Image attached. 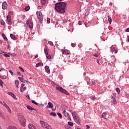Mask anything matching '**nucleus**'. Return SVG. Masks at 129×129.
<instances>
[{
    "label": "nucleus",
    "mask_w": 129,
    "mask_h": 129,
    "mask_svg": "<svg viewBox=\"0 0 129 129\" xmlns=\"http://www.w3.org/2000/svg\"><path fill=\"white\" fill-rule=\"evenodd\" d=\"M67 3L64 2H59L56 3L54 6V8L56 12L60 14H64L66 11Z\"/></svg>",
    "instance_id": "nucleus-1"
},
{
    "label": "nucleus",
    "mask_w": 129,
    "mask_h": 129,
    "mask_svg": "<svg viewBox=\"0 0 129 129\" xmlns=\"http://www.w3.org/2000/svg\"><path fill=\"white\" fill-rule=\"evenodd\" d=\"M18 120L22 126H26V118L22 114H18Z\"/></svg>",
    "instance_id": "nucleus-2"
},
{
    "label": "nucleus",
    "mask_w": 129,
    "mask_h": 129,
    "mask_svg": "<svg viewBox=\"0 0 129 129\" xmlns=\"http://www.w3.org/2000/svg\"><path fill=\"white\" fill-rule=\"evenodd\" d=\"M40 123L42 127H45V128L47 129H52V127L51 126V125L46 123V122L41 120L40 121Z\"/></svg>",
    "instance_id": "nucleus-3"
},
{
    "label": "nucleus",
    "mask_w": 129,
    "mask_h": 129,
    "mask_svg": "<svg viewBox=\"0 0 129 129\" xmlns=\"http://www.w3.org/2000/svg\"><path fill=\"white\" fill-rule=\"evenodd\" d=\"M55 89H56L58 91H60V92H61L62 93H63L64 94H66L67 95H69V93L67 92L65 89H63V88L59 86H56L55 87Z\"/></svg>",
    "instance_id": "nucleus-4"
},
{
    "label": "nucleus",
    "mask_w": 129,
    "mask_h": 129,
    "mask_svg": "<svg viewBox=\"0 0 129 129\" xmlns=\"http://www.w3.org/2000/svg\"><path fill=\"white\" fill-rule=\"evenodd\" d=\"M36 15L37 16V18L39 21V22H42L44 19V17L43 16V14L41 11H37L36 12Z\"/></svg>",
    "instance_id": "nucleus-5"
},
{
    "label": "nucleus",
    "mask_w": 129,
    "mask_h": 129,
    "mask_svg": "<svg viewBox=\"0 0 129 129\" xmlns=\"http://www.w3.org/2000/svg\"><path fill=\"white\" fill-rule=\"evenodd\" d=\"M0 104H2V105H3V106H4V107L6 108V109H7V110L9 112V113H12V110H11V108H10V107H9V106H8L7 103H6L5 102H4L3 103V102H2L0 100Z\"/></svg>",
    "instance_id": "nucleus-6"
},
{
    "label": "nucleus",
    "mask_w": 129,
    "mask_h": 129,
    "mask_svg": "<svg viewBox=\"0 0 129 129\" xmlns=\"http://www.w3.org/2000/svg\"><path fill=\"white\" fill-rule=\"evenodd\" d=\"M26 24L30 28V29H32L33 27H34V24L30 20H28L26 22Z\"/></svg>",
    "instance_id": "nucleus-7"
},
{
    "label": "nucleus",
    "mask_w": 129,
    "mask_h": 129,
    "mask_svg": "<svg viewBox=\"0 0 129 129\" xmlns=\"http://www.w3.org/2000/svg\"><path fill=\"white\" fill-rule=\"evenodd\" d=\"M7 23L9 25L11 26L12 25V19L11 18V15H8L7 16Z\"/></svg>",
    "instance_id": "nucleus-8"
},
{
    "label": "nucleus",
    "mask_w": 129,
    "mask_h": 129,
    "mask_svg": "<svg viewBox=\"0 0 129 129\" xmlns=\"http://www.w3.org/2000/svg\"><path fill=\"white\" fill-rule=\"evenodd\" d=\"M62 114H63V115H64L66 117H67L69 120H71V117H70V116L69 115V113H68V112H66V110H64L62 112Z\"/></svg>",
    "instance_id": "nucleus-9"
},
{
    "label": "nucleus",
    "mask_w": 129,
    "mask_h": 129,
    "mask_svg": "<svg viewBox=\"0 0 129 129\" xmlns=\"http://www.w3.org/2000/svg\"><path fill=\"white\" fill-rule=\"evenodd\" d=\"M49 49H44V53L46 54V57L47 59H51V57L50 54H49V51H48Z\"/></svg>",
    "instance_id": "nucleus-10"
},
{
    "label": "nucleus",
    "mask_w": 129,
    "mask_h": 129,
    "mask_svg": "<svg viewBox=\"0 0 129 129\" xmlns=\"http://www.w3.org/2000/svg\"><path fill=\"white\" fill-rule=\"evenodd\" d=\"M62 53L64 55H69L70 51L68 49H61Z\"/></svg>",
    "instance_id": "nucleus-11"
},
{
    "label": "nucleus",
    "mask_w": 129,
    "mask_h": 129,
    "mask_svg": "<svg viewBox=\"0 0 129 129\" xmlns=\"http://www.w3.org/2000/svg\"><path fill=\"white\" fill-rule=\"evenodd\" d=\"M75 121L76 122H77V123L79 124L80 123V117H79L78 116H75V117H74Z\"/></svg>",
    "instance_id": "nucleus-12"
},
{
    "label": "nucleus",
    "mask_w": 129,
    "mask_h": 129,
    "mask_svg": "<svg viewBox=\"0 0 129 129\" xmlns=\"http://www.w3.org/2000/svg\"><path fill=\"white\" fill-rule=\"evenodd\" d=\"M8 8V3L6 2H4L2 5V9L3 10H6Z\"/></svg>",
    "instance_id": "nucleus-13"
},
{
    "label": "nucleus",
    "mask_w": 129,
    "mask_h": 129,
    "mask_svg": "<svg viewBox=\"0 0 129 129\" xmlns=\"http://www.w3.org/2000/svg\"><path fill=\"white\" fill-rule=\"evenodd\" d=\"M48 105L46 107V108H53L54 107V105H53V103H52L50 102H49L48 103Z\"/></svg>",
    "instance_id": "nucleus-14"
},
{
    "label": "nucleus",
    "mask_w": 129,
    "mask_h": 129,
    "mask_svg": "<svg viewBox=\"0 0 129 129\" xmlns=\"http://www.w3.org/2000/svg\"><path fill=\"white\" fill-rule=\"evenodd\" d=\"M8 94L12 96V97H13V98H14V99H17V97L15 95L14 93H13V92H9L8 93Z\"/></svg>",
    "instance_id": "nucleus-15"
},
{
    "label": "nucleus",
    "mask_w": 129,
    "mask_h": 129,
    "mask_svg": "<svg viewBox=\"0 0 129 129\" xmlns=\"http://www.w3.org/2000/svg\"><path fill=\"white\" fill-rule=\"evenodd\" d=\"M45 70L47 73L50 74V68L49 67V66H45Z\"/></svg>",
    "instance_id": "nucleus-16"
},
{
    "label": "nucleus",
    "mask_w": 129,
    "mask_h": 129,
    "mask_svg": "<svg viewBox=\"0 0 129 129\" xmlns=\"http://www.w3.org/2000/svg\"><path fill=\"white\" fill-rule=\"evenodd\" d=\"M18 79H19L20 81L23 82V83H27V82H28L27 81H26L24 78L22 77H18Z\"/></svg>",
    "instance_id": "nucleus-17"
},
{
    "label": "nucleus",
    "mask_w": 129,
    "mask_h": 129,
    "mask_svg": "<svg viewBox=\"0 0 129 129\" xmlns=\"http://www.w3.org/2000/svg\"><path fill=\"white\" fill-rule=\"evenodd\" d=\"M10 37L11 39H12L13 40H18V37H17L15 35H14L13 34H10Z\"/></svg>",
    "instance_id": "nucleus-18"
},
{
    "label": "nucleus",
    "mask_w": 129,
    "mask_h": 129,
    "mask_svg": "<svg viewBox=\"0 0 129 129\" xmlns=\"http://www.w3.org/2000/svg\"><path fill=\"white\" fill-rule=\"evenodd\" d=\"M28 127L29 129H36L35 126H34V125L31 123L29 124Z\"/></svg>",
    "instance_id": "nucleus-19"
},
{
    "label": "nucleus",
    "mask_w": 129,
    "mask_h": 129,
    "mask_svg": "<svg viewBox=\"0 0 129 129\" xmlns=\"http://www.w3.org/2000/svg\"><path fill=\"white\" fill-rule=\"evenodd\" d=\"M43 64L42 62H39V63H37L36 64V67H42V66H43Z\"/></svg>",
    "instance_id": "nucleus-20"
},
{
    "label": "nucleus",
    "mask_w": 129,
    "mask_h": 129,
    "mask_svg": "<svg viewBox=\"0 0 129 129\" xmlns=\"http://www.w3.org/2000/svg\"><path fill=\"white\" fill-rule=\"evenodd\" d=\"M118 51V49H111L110 50L111 53H113V52H114L115 54H116V53H117Z\"/></svg>",
    "instance_id": "nucleus-21"
},
{
    "label": "nucleus",
    "mask_w": 129,
    "mask_h": 129,
    "mask_svg": "<svg viewBox=\"0 0 129 129\" xmlns=\"http://www.w3.org/2000/svg\"><path fill=\"white\" fill-rule=\"evenodd\" d=\"M27 108L29 109V110H35L36 111V109H34L33 107L29 106V105H27L26 106Z\"/></svg>",
    "instance_id": "nucleus-22"
},
{
    "label": "nucleus",
    "mask_w": 129,
    "mask_h": 129,
    "mask_svg": "<svg viewBox=\"0 0 129 129\" xmlns=\"http://www.w3.org/2000/svg\"><path fill=\"white\" fill-rule=\"evenodd\" d=\"M112 99H115V97H116V94L115 93H113L111 96Z\"/></svg>",
    "instance_id": "nucleus-23"
},
{
    "label": "nucleus",
    "mask_w": 129,
    "mask_h": 129,
    "mask_svg": "<svg viewBox=\"0 0 129 129\" xmlns=\"http://www.w3.org/2000/svg\"><path fill=\"white\" fill-rule=\"evenodd\" d=\"M41 3L42 6H45L46 3H47V0H41Z\"/></svg>",
    "instance_id": "nucleus-24"
},
{
    "label": "nucleus",
    "mask_w": 129,
    "mask_h": 129,
    "mask_svg": "<svg viewBox=\"0 0 129 129\" xmlns=\"http://www.w3.org/2000/svg\"><path fill=\"white\" fill-rule=\"evenodd\" d=\"M2 37H3V38H4V40L5 41H8V37H7V36H6V34L3 33Z\"/></svg>",
    "instance_id": "nucleus-25"
},
{
    "label": "nucleus",
    "mask_w": 129,
    "mask_h": 129,
    "mask_svg": "<svg viewBox=\"0 0 129 129\" xmlns=\"http://www.w3.org/2000/svg\"><path fill=\"white\" fill-rule=\"evenodd\" d=\"M15 84L17 88H19V80H15Z\"/></svg>",
    "instance_id": "nucleus-26"
},
{
    "label": "nucleus",
    "mask_w": 129,
    "mask_h": 129,
    "mask_svg": "<svg viewBox=\"0 0 129 129\" xmlns=\"http://www.w3.org/2000/svg\"><path fill=\"white\" fill-rule=\"evenodd\" d=\"M26 89H27V87H24L23 88L20 89V91L21 92H24V91H25V90H26Z\"/></svg>",
    "instance_id": "nucleus-27"
},
{
    "label": "nucleus",
    "mask_w": 129,
    "mask_h": 129,
    "mask_svg": "<svg viewBox=\"0 0 129 129\" xmlns=\"http://www.w3.org/2000/svg\"><path fill=\"white\" fill-rule=\"evenodd\" d=\"M108 21H109V24L110 25V24H111V22L112 21V20L111 19V17H110V16H108Z\"/></svg>",
    "instance_id": "nucleus-28"
},
{
    "label": "nucleus",
    "mask_w": 129,
    "mask_h": 129,
    "mask_svg": "<svg viewBox=\"0 0 129 129\" xmlns=\"http://www.w3.org/2000/svg\"><path fill=\"white\" fill-rule=\"evenodd\" d=\"M102 117L103 118H106V113H105V112L103 113L102 114Z\"/></svg>",
    "instance_id": "nucleus-29"
},
{
    "label": "nucleus",
    "mask_w": 129,
    "mask_h": 129,
    "mask_svg": "<svg viewBox=\"0 0 129 129\" xmlns=\"http://www.w3.org/2000/svg\"><path fill=\"white\" fill-rule=\"evenodd\" d=\"M8 54H9V55H11V56H13V57H16V56L17 55V54H16V53H8Z\"/></svg>",
    "instance_id": "nucleus-30"
},
{
    "label": "nucleus",
    "mask_w": 129,
    "mask_h": 129,
    "mask_svg": "<svg viewBox=\"0 0 129 129\" xmlns=\"http://www.w3.org/2000/svg\"><path fill=\"white\" fill-rule=\"evenodd\" d=\"M8 129H17V127L13 126H9L8 127Z\"/></svg>",
    "instance_id": "nucleus-31"
},
{
    "label": "nucleus",
    "mask_w": 129,
    "mask_h": 129,
    "mask_svg": "<svg viewBox=\"0 0 129 129\" xmlns=\"http://www.w3.org/2000/svg\"><path fill=\"white\" fill-rule=\"evenodd\" d=\"M1 24L2 26H6V23H5V21L3 20L1 21Z\"/></svg>",
    "instance_id": "nucleus-32"
},
{
    "label": "nucleus",
    "mask_w": 129,
    "mask_h": 129,
    "mask_svg": "<svg viewBox=\"0 0 129 129\" xmlns=\"http://www.w3.org/2000/svg\"><path fill=\"white\" fill-rule=\"evenodd\" d=\"M30 10V6H28L25 8V11L28 12Z\"/></svg>",
    "instance_id": "nucleus-33"
},
{
    "label": "nucleus",
    "mask_w": 129,
    "mask_h": 129,
    "mask_svg": "<svg viewBox=\"0 0 129 129\" xmlns=\"http://www.w3.org/2000/svg\"><path fill=\"white\" fill-rule=\"evenodd\" d=\"M50 115H52V116H56L57 115L55 112H51L50 113Z\"/></svg>",
    "instance_id": "nucleus-34"
},
{
    "label": "nucleus",
    "mask_w": 129,
    "mask_h": 129,
    "mask_svg": "<svg viewBox=\"0 0 129 129\" xmlns=\"http://www.w3.org/2000/svg\"><path fill=\"white\" fill-rule=\"evenodd\" d=\"M68 124H69V125H70V126H73V125H74L73 122H71V121L68 122Z\"/></svg>",
    "instance_id": "nucleus-35"
},
{
    "label": "nucleus",
    "mask_w": 129,
    "mask_h": 129,
    "mask_svg": "<svg viewBox=\"0 0 129 129\" xmlns=\"http://www.w3.org/2000/svg\"><path fill=\"white\" fill-rule=\"evenodd\" d=\"M48 44L49 45H50V46H53L54 44L53 43V42L51 41H48Z\"/></svg>",
    "instance_id": "nucleus-36"
},
{
    "label": "nucleus",
    "mask_w": 129,
    "mask_h": 129,
    "mask_svg": "<svg viewBox=\"0 0 129 129\" xmlns=\"http://www.w3.org/2000/svg\"><path fill=\"white\" fill-rule=\"evenodd\" d=\"M31 102H32V103H33V104H35V105H38V103L35 102V100H32Z\"/></svg>",
    "instance_id": "nucleus-37"
},
{
    "label": "nucleus",
    "mask_w": 129,
    "mask_h": 129,
    "mask_svg": "<svg viewBox=\"0 0 129 129\" xmlns=\"http://www.w3.org/2000/svg\"><path fill=\"white\" fill-rule=\"evenodd\" d=\"M116 92H117V93L119 94V92H120V90H119V88H116L115 89Z\"/></svg>",
    "instance_id": "nucleus-38"
},
{
    "label": "nucleus",
    "mask_w": 129,
    "mask_h": 129,
    "mask_svg": "<svg viewBox=\"0 0 129 129\" xmlns=\"http://www.w3.org/2000/svg\"><path fill=\"white\" fill-rule=\"evenodd\" d=\"M3 55H4V56H5V57H6V58H10V55L8 54L7 53H5Z\"/></svg>",
    "instance_id": "nucleus-39"
},
{
    "label": "nucleus",
    "mask_w": 129,
    "mask_h": 129,
    "mask_svg": "<svg viewBox=\"0 0 129 129\" xmlns=\"http://www.w3.org/2000/svg\"><path fill=\"white\" fill-rule=\"evenodd\" d=\"M95 99H96L95 96H92L91 100H95Z\"/></svg>",
    "instance_id": "nucleus-40"
},
{
    "label": "nucleus",
    "mask_w": 129,
    "mask_h": 129,
    "mask_svg": "<svg viewBox=\"0 0 129 129\" xmlns=\"http://www.w3.org/2000/svg\"><path fill=\"white\" fill-rule=\"evenodd\" d=\"M113 103H114V104H116V103H117L115 99H113Z\"/></svg>",
    "instance_id": "nucleus-41"
},
{
    "label": "nucleus",
    "mask_w": 129,
    "mask_h": 129,
    "mask_svg": "<svg viewBox=\"0 0 129 129\" xmlns=\"http://www.w3.org/2000/svg\"><path fill=\"white\" fill-rule=\"evenodd\" d=\"M0 78H1V79H7V76H1Z\"/></svg>",
    "instance_id": "nucleus-42"
},
{
    "label": "nucleus",
    "mask_w": 129,
    "mask_h": 129,
    "mask_svg": "<svg viewBox=\"0 0 129 129\" xmlns=\"http://www.w3.org/2000/svg\"><path fill=\"white\" fill-rule=\"evenodd\" d=\"M93 56H94V57H98V56H99V54L98 53H93Z\"/></svg>",
    "instance_id": "nucleus-43"
},
{
    "label": "nucleus",
    "mask_w": 129,
    "mask_h": 129,
    "mask_svg": "<svg viewBox=\"0 0 129 129\" xmlns=\"http://www.w3.org/2000/svg\"><path fill=\"white\" fill-rule=\"evenodd\" d=\"M57 115L59 116V118H62V114L60 113H57Z\"/></svg>",
    "instance_id": "nucleus-44"
},
{
    "label": "nucleus",
    "mask_w": 129,
    "mask_h": 129,
    "mask_svg": "<svg viewBox=\"0 0 129 129\" xmlns=\"http://www.w3.org/2000/svg\"><path fill=\"white\" fill-rule=\"evenodd\" d=\"M3 84H4V82H3V80H0V86H3Z\"/></svg>",
    "instance_id": "nucleus-45"
},
{
    "label": "nucleus",
    "mask_w": 129,
    "mask_h": 129,
    "mask_svg": "<svg viewBox=\"0 0 129 129\" xmlns=\"http://www.w3.org/2000/svg\"><path fill=\"white\" fill-rule=\"evenodd\" d=\"M97 82L96 80L92 81V85H95V83Z\"/></svg>",
    "instance_id": "nucleus-46"
},
{
    "label": "nucleus",
    "mask_w": 129,
    "mask_h": 129,
    "mask_svg": "<svg viewBox=\"0 0 129 129\" xmlns=\"http://www.w3.org/2000/svg\"><path fill=\"white\" fill-rule=\"evenodd\" d=\"M19 69H20V70L21 71V72H25V70H24V69H23V68L22 67H19Z\"/></svg>",
    "instance_id": "nucleus-47"
},
{
    "label": "nucleus",
    "mask_w": 129,
    "mask_h": 129,
    "mask_svg": "<svg viewBox=\"0 0 129 129\" xmlns=\"http://www.w3.org/2000/svg\"><path fill=\"white\" fill-rule=\"evenodd\" d=\"M9 72L11 74L12 76H13V75H14V73H13V71L9 70Z\"/></svg>",
    "instance_id": "nucleus-48"
},
{
    "label": "nucleus",
    "mask_w": 129,
    "mask_h": 129,
    "mask_svg": "<svg viewBox=\"0 0 129 129\" xmlns=\"http://www.w3.org/2000/svg\"><path fill=\"white\" fill-rule=\"evenodd\" d=\"M47 24H50V18H47Z\"/></svg>",
    "instance_id": "nucleus-49"
},
{
    "label": "nucleus",
    "mask_w": 129,
    "mask_h": 129,
    "mask_svg": "<svg viewBox=\"0 0 129 129\" xmlns=\"http://www.w3.org/2000/svg\"><path fill=\"white\" fill-rule=\"evenodd\" d=\"M24 86H25V84H22L21 85L20 89L23 88V87H24Z\"/></svg>",
    "instance_id": "nucleus-50"
},
{
    "label": "nucleus",
    "mask_w": 129,
    "mask_h": 129,
    "mask_svg": "<svg viewBox=\"0 0 129 129\" xmlns=\"http://www.w3.org/2000/svg\"><path fill=\"white\" fill-rule=\"evenodd\" d=\"M86 126L87 127L86 129H90V126L88 125H86Z\"/></svg>",
    "instance_id": "nucleus-51"
},
{
    "label": "nucleus",
    "mask_w": 129,
    "mask_h": 129,
    "mask_svg": "<svg viewBox=\"0 0 129 129\" xmlns=\"http://www.w3.org/2000/svg\"><path fill=\"white\" fill-rule=\"evenodd\" d=\"M75 46H76V45L74 43H72V46L74 48V47H75Z\"/></svg>",
    "instance_id": "nucleus-52"
},
{
    "label": "nucleus",
    "mask_w": 129,
    "mask_h": 129,
    "mask_svg": "<svg viewBox=\"0 0 129 129\" xmlns=\"http://www.w3.org/2000/svg\"><path fill=\"white\" fill-rule=\"evenodd\" d=\"M125 32H126L127 33H129V28L126 29Z\"/></svg>",
    "instance_id": "nucleus-53"
},
{
    "label": "nucleus",
    "mask_w": 129,
    "mask_h": 129,
    "mask_svg": "<svg viewBox=\"0 0 129 129\" xmlns=\"http://www.w3.org/2000/svg\"><path fill=\"white\" fill-rule=\"evenodd\" d=\"M78 24L80 25H82V22H81V21H79L78 22Z\"/></svg>",
    "instance_id": "nucleus-54"
},
{
    "label": "nucleus",
    "mask_w": 129,
    "mask_h": 129,
    "mask_svg": "<svg viewBox=\"0 0 129 129\" xmlns=\"http://www.w3.org/2000/svg\"><path fill=\"white\" fill-rule=\"evenodd\" d=\"M96 62L97 63H98V64H99V65H100V63H99V60L98 59H97Z\"/></svg>",
    "instance_id": "nucleus-55"
},
{
    "label": "nucleus",
    "mask_w": 129,
    "mask_h": 129,
    "mask_svg": "<svg viewBox=\"0 0 129 129\" xmlns=\"http://www.w3.org/2000/svg\"><path fill=\"white\" fill-rule=\"evenodd\" d=\"M18 75H19V76H21V73L20 72H17Z\"/></svg>",
    "instance_id": "nucleus-56"
},
{
    "label": "nucleus",
    "mask_w": 129,
    "mask_h": 129,
    "mask_svg": "<svg viewBox=\"0 0 129 129\" xmlns=\"http://www.w3.org/2000/svg\"><path fill=\"white\" fill-rule=\"evenodd\" d=\"M26 97H27V98H28V99H30V96H29V95H27L26 96Z\"/></svg>",
    "instance_id": "nucleus-57"
},
{
    "label": "nucleus",
    "mask_w": 129,
    "mask_h": 129,
    "mask_svg": "<svg viewBox=\"0 0 129 129\" xmlns=\"http://www.w3.org/2000/svg\"><path fill=\"white\" fill-rule=\"evenodd\" d=\"M10 15H14V13L12 11L10 12Z\"/></svg>",
    "instance_id": "nucleus-58"
},
{
    "label": "nucleus",
    "mask_w": 129,
    "mask_h": 129,
    "mask_svg": "<svg viewBox=\"0 0 129 129\" xmlns=\"http://www.w3.org/2000/svg\"><path fill=\"white\" fill-rule=\"evenodd\" d=\"M38 54H36V55L35 56V59H36V58H38Z\"/></svg>",
    "instance_id": "nucleus-59"
},
{
    "label": "nucleus",
    "mask_w": 129,
    "mask_h": 129,
    "mask_svg": "<svg viewBox=\"0 0 129 129\" xmlns=\"http://www.w3.org/2000/svg\"><path fill=\"white\" fill-rule=\"evenodd\" d=\"M112 49H115V46H112Z\"/></svg>",
    "instance_id": "nucleus-60"
},
{
    "label": "nucleus",
    "mask_w": 129,
    "mask_h": 129,
    "mask_svg": "<svg viewBox=\"0 0 129 129\" xmlns=\"http://www.w3.org/2000/svg\"><path fill=\"white\" fill-rule=\"evenodd\" d=\"M74 113H75V112H72V114L73 116V115L74 114Z\"/></svg>",
    "instance_id": "nucleus-61"
},
{
    "label": "nucleus",
    "mask_w": 129,
    "mask_h": 129,
    "mask_svg": "<svg viewBox=\"0 0 129 129\" xmlns=\"http://www.w3.org/2000/svg\"><path fill=\"white\" fill-rule=\"evenodd\" d=\"M2 70H3V69L0 68V72H1V71H2Z\"/></svg>",
    "instance_id": "nucleus-62"
},
{
    "label": "nucleus",
    "mask_w": 129,
    "mask_h": 129,
    "mask_svg": "<svg viewBox=\"0 0 129 129\" xmlns=\"http://www.w3.org/2000/svg\"><path fill=\"white\" fill-rule=\"evenodd\" d=\"M87 84H89V81H87Z\"/></svg>",
    "instance_id": "nucleus-63"
},
{
    "label": "nucleus",
    "mask_w": 129,
    "mask_h": 129,
    "mask_svg": "<svg viewBox=\"0 0 129 129\" xmlns=\"http://www.w3.org/2000/svg\"><path fill=\"white\" fill-rule=\"evenodd\" d=\"M63 0H58V2H62Z\"/></svg>",
    "instance_id": "nucleus-64"
}]
</instances>
